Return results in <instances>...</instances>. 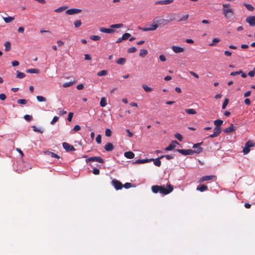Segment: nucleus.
<instances>
[{
  "mask_svg": "<svg viewBox=\"0 0 255 255\" xmlns=\"http://www.w3.org/2000/svg\"><path fill=\"white\" fill-rule=\"evenodd\" d=\"M235 130V128L233 124H231L230 126L223 130V131L227 133H231Z\"/></svg>",
  "mask_w": 255,
  "mask_h": 255,
  "instance_id": "nucleus-19",
  "label": "nucleus"
},
{
  "mask_svg": "<svg viewBox=\"0 0 255 255\" xmlns=\"http://www.w3.org/2000/svg\"><path fill=\"white\" fill-rule=\"evenodd\" d=\"M96 142H97V143L98 144H101V135L100 134H98L96 138Z\"/></svg>",
  "mask_w": 255,
  "mask_h": 255,
  "instance_id": "nucleus-56",
  "label": "nucleus"
},
{
  "mask_svg": "<svg viewBox=\"0 0 255 255\" xmlns=\"http://www.w3.org/2000/svg\"><path fill=\"white\" fill-rule=\"evenodd\" d=\"M255 143L253 141L249 140L246 144L244 148H243V152L244 154H247L250 151V148L254 146Z\"/></svg>",
  "mask_w": 255,
  "mask_h": 255,
  "instance_id": "nucleus-4",
  "label": "nucleus"
},
{
  "mask_svg": "<svg viewBox=\"0 0 255 255\" xmlns=\"http://www.w3.org/2000/svg\"><path fill=\"white\" fill-rule=\"evenodd\" d=\"M124 26V24H122V23H118V24H112L111 25V28H112V29L113 28H121V27H122Z\"/></svg>",
  "mask_w": 255,
  "mask_h": 255,
  "instance_id": "nucleus-35",
  "label": "nucleus"
},
{
  "mask_svg": "<svg viewBox=\"0 0 255 255\" xmlns=\"http://www.w3.org/2000/svg\"><path fill=\"white\" fill-rule=\"evenodd\" d=\"M228 103H229V100L228 99H226L222 105V109H225L226 108Z\"/></svg>",
  "mask_w": 255,
  "mask_h": 255,
  "instance_id": "nucleus-52",
  "label": "nucleus"
},
{
  "mask_svg": "<svg viewBox=\"0 0 255 255\" xmlns=\"http://www.w3.org/2000/svg\"><path fill=\"white\" fill-rule=\"evenodd\" d=\"M158 27V25L156 24V23H154V24H152L150 25V26L148 27H143L141 28V29L143 31H153L155 30Z\"/></svg>",
  "mask_w": 255,
  "mask_h": 255,
  "instance_id": "nucleus-10",
  "label": "nucleus"
},
{
  "mask_svg": "<svg viewBox=\"0 0 255 255\" xmlns=\"http://www.w3.org/2000/svg\"><path fill=\"white\" fill-rule=\"evenodd\" d=\"M220 41V39L217 38H215L213 39L212 42L209 44V45L211 46H214L216 43H218Z\"/></svg>",
  "mask_w": 255,
  "mask_h": 255,
  "instance_id": "nucleus-46",
  "label": "nucleus"
},
{
  "mask_svg": "<svg viewBox=\"0 0 255 255\" xmlns=\"http://www.w3.org/2000/svg\"><path fill=\"white\" fill-rule=\"evenodd\" d=\"M242 73H243L242 70H240L239 71H236V72H232L230 73V75L234 76H236L237 75L241 74Z\"/></svg>",
  "mask_w": 255,
  "mask_h": 255,
  "instance_id": "nucleus-48",
  "label": "nucleus"
},
{
  "mask_svg": "<svg viewBox=\"0 0 255 255\" xmlns=\"http://www.w3.org/2000/svg\"><path fill=\"white\" fill-rule=\"evenodd\" d=\"M107 74V71H106V70H102L97 73V75L99 76H103L106 75Z\"/></svg>",
  "mask_w": 255,
  "mask_h": 255,
  "instance_id": "nucleus-44",
  "label": "nucleus"
},
{
  "mask_svg": "<svg viewBox=\"0 0 255 255\" xmlns=\"http://www.w3.org/2000/svg\"><path fill=\"white\" fill-rule=\"evenodd\" d=\"M24 119L27 121H30L32 120V117L29 115H25L24 116Z\"/></svg>",
  "mask_w": 255,
  "mask_h": 255,
  "instance_id": "nucleus-55",
  "label": "nucleus"
},
{
  "mask_svg": "<svg viewBox=\"0 0 255 255\" xmlns=\"http://www.w3.org/2000/svg\"><path fill=\"white\" fill-rule=\"evenodd\" d=\"M174 136L180 141H181L183 139V137L182 135L179 133H176V134H175Z\"/></svg>",
  "mask_w": 255,
  "mask_h": 255,
  "instance_id": "nucleus-43",
  "label": "nucleus"
},
{
  "mask_svg": "<svg viewBox=\"0 0 255 255\" xmlns=\"http://www.w3.org/2000/svg\"><path fill=\"white\" fill-rule=\"evenodd\" d=\"M159 58L162 62H164L166 60L165 57L163 55H160L159 57Z\"/></svg>",
  "mask_w": 255,
  "mask_h": 255,
  "instance_id": "nucleus-64",
  "label": "nucleus"
},
{
  "mask_svg": "<svg viewBox=\"0 0 255 255\" xmlns=\"http://www.w3.org/2000/svg\"><path fill=\"white\" fill-rule=\"evenodd\" d=\"M3 19L5 23H9L14 19V17L8 16L6 17H3Z\"/></svg>",
  "mask_w": 255,
  "mask_h": 255,
  "instance_id": "nucleus-30",
  "label": "nucleus"
},
{
  "mask_svg": "<svg viewBox=\"0 0 255 255\" xmlns=\"http://www.w3.org/2000/svg\"><path fill=\"white\" fill-rule=\"evenodd\" d=\"M100 106L102 107H105L107 105V100L105 97H102L100 101Z\"/></svg>",
  "mask_w": 255,
  "mask_h": 255,
  "instance_id": "nucleus-26",
  "label": "nucleus"
},
{
  "mask_svg": "<svg viewBox=\"0 0 255 255\" xmlns=\"http://www.w3.org/2000/svg\"><path fill=\"white\" fill-rule=\"evenodd\" d=\"M67 8V6H61L59 8L55 9V11L57 12H61L64 10H65Z\"/></svg>",
  "mask_w": 255,
  "mask_h": 255,
  "instance_id": "nucleus-39",
  "label": "nucleus"
},
{
  "mask_svg": "<svg viewBox=\"0 0 255 255\" xmlns=\"http://www.w3.org/2000/svg\"><path fill=\"white\" fill-rule=\"evenodd\" d=\"M62 145L64 149L67 152L75 150L74 147L67 142H63Z\"/></svg>",
  "mask_w": 255,
  "mask_h": 255,
  "instance_id": "nucleus-9",
  "label": "nucleus"
},
{
  "mask_svg": "<svg viewBox=\"0 0 255 255\" xmlns=\"http://www.w3.org/2000/svg\"><path fill=\"white\" fill-rule=\"evenodd\" d=\"M74 24L76 28H78L81 25L82 22L81 20H77L74 22Z\"/></svg>",
  "mask_w": 255,
  "mask_h": 255,
  "instance_id": "nucleus-42",
  "label": "nucleus"
},
{
  "mask_svg": "<svg viewBox=\"0 0 255 255\" xmlns=\"http://www.w3.org/2000/svg\"><path fill=\"white\" fill-rule=\"evenodd\" d=\"M208 187L205 185H202L200 186H198L197 188V190L200 191V192H204L207 190Z\"/></svg>",
  "mask_w": 255,
  "mask_h": 255,
  "instance_id": "nucleus-23",
  "label": "nucleus"
},
{
  "mask_svg": "<svg viewBox=\"0 0 255 255\" xmlns=\"http://www.w3.org/2000/svg\"><path fill=\"white\" fill-rule=\"evenodd\" d=\"M16 77L19 79H22L25 77V74L24 73H22L19 71H17Z\"/></svg>",
  "mask_w": 255,
  "mask_h": 255,
  "instance_id": "nucleus-33",
  "label": "nucleus"
},
{
  "mask_svg": "<svg viewBox=\"0 0 255 255\" xmlns=\"http://www.w3.org/2000/svg\"><path fill=\"white\" fill-rule=\"evenodd\" d=\"M161 188V186L153 185L151 187L152 191L154 193H157L159 192V189Z\"/></svg>",
  "mask_w": 255,
  "mask_h": 255,
  "instance_id": "nucleus-24",
  "label": "nucleus"
},
{
  "mask_svg": "<svg viewBox=\"0 0 255 255\" xmlns=\"http://www.w3.org/2000/svg\"><path fill=\"white\" fill-rule=\"evenodd\" d=\"M203 144V142L197 143L193 145V148H195L198 147L197 150L192 149H177L176 151L179 153L184 155H192L194 153L199 154L203 151V148L200 147V145Z\"/></svg>",
  "mask_w": 255,
  "mask_h": 255,
  "instance_id": "nucleus-1",
  "label": "nucleus"
},
{
  "mask_svg": "<svg viewBox=\"0 0 255 255\" xmlns=\"http://www.w3.org/2000/svg\"><path fill=\"white\" fill-rule=\"evenodd\" d=\"M147 53L148 51L146 49H142L140 50L139 55L141 57H144Z\"/></svg>",
  "mask_w": 255,
  "mask_h": 255,
  "instance_id": "nucleus-31",
  "label": "nucleus"
},
{
  "mask_svg": "<svg viewBox=\"0 0 255 255\" xmlns=\"http://www.w3.org/2000/svg\"><path fill=\"white\" fill-rule=\"evenodd\" d=\"M173 190L172 186L170 184H168L166 188L164 186H161V188L159 189V192L163 195H167L171 192Z\"/></svg>",
  "mask_w": 255,
  "mask_h": 255,
  "instance_id": "nucleus-3",
  "label": "nucleus"
},
{
  "mask_svg": "<svg viewBox=\"0 0 255 255\" xmlns=\"http://www.w3.org/2000/svg\"><path fill=\"white\" fill-rule=\"evenodd\" d=\"M82 11L81 9H78V8H70L66 11V13L67 14L69 15H73L76 13H78Z\"/></svg>",
  "mask_w": 255,
  "mask_h": 255,
  "instance_id": "nucleus-12",
  "label": "nucleus"
},
{
  "mask_svg": "<svg viewBox=\"0 0 255 255\" xmlns=\"http://www.w3.org/2000/svg\"><path fill=\"white\" fill-rule=\"evenodd\" d=\"M223 13L226 18H229L232 17L234 15V11L232 8H223Z\"/></svg>",
  "mask_w": 255,
  "mask_h": 255,
  "instance_id": "nucleus-5",
  "label": "nucleus"
},
{
  "mask_svg": "<svg viewBox=\"0 0 255 255\" xmlns=\"http://www.w3.org/2000/svg\"><path fill=\"white\" fill-rule=\"evenodd\" d=\"M150 161H151V159H137L134 163L135 164H143V163H148Z\"/></svg>",
  "mask_w": 255,
  "mask_h": 255,
  "instance_id": "nucleus-20",
  "label": "nucleus"
},
{
  "mask_svg": "<svg viewBox=\"0 0 255 255\" xmlns=\"http://www.w3.org/2000/svg\"><path fill=\"white\" fill-rule=\"evenodd\" d=\"M136 51V48L135 47H130L128 49V52L129 53H134Z\"/></svg>",
  "mask_w": 255,
  "mask_h": 255,
  "instance_id": "nucleus-47",
  "label": "nucleus"
},
{
  "mask_svg": "<svg viewBox=\"0 0 255 255\" xmlns=\"http://www.w3.org/2000/svg\"><path fill=\"white\" fill-rule=\"evenodd\" d=\"M173 0H162L157 1L155 2V4H164L166 5L172 3Z\"/></svg>",
  "mask_w": 255,
  "mask_h": 255,
  "instance_id": "nucleus-16",
  "label": "nucleus"
},
{
  "mask_svg": "<svg viewBox=\"0 0 255 255\" xmlns=\"http://www.w3.org/2000/svg\"><path fill=\"white\" fill-rule=\"evenodd\" d=\"M27 73H35L38 74L39 73V70L37 69H29L26 71Z\"/></svg>",
  "mask_w": 255,
  "mask_h": 255,
  "instance_id": "nucleus-29",
  "label": "nucleus"
},
{
  "mask_svg": "<svg viewBox=\"0 0 255 255\" xmlns=\"http://www.w3.org/2000/svg\"><path fill=\"white\" fill-rule=\"evenodd\" d=\"M32 128H33V130L35 132H38L41 133L43 132V129L37 128L35 126H32Z\"/></svg>",
  "mask_w": 255,
  "mask_h": 255,
  "instance_id": "nucleus-40",
  "label": "nucleus"
},
{
  "mask_svg": "<svg viewBox=\"0 0 255 255\" xmlns=\"http://www.w3.org/2000/svg\"><path fill=\"white\" fill-rule=\"evenodd\" d=\"M132 186V185L130 183H126L124 185H123V187L125 188L126 189H128Z\"/></svg>",
  "mask_w": 255,
  "mask_h": 255,
  "instance_id": "nucleus-58",
  "label": "nucleus"
},
{
  "mask_svg": "<svg viewBox=\"0 0 255 255\" xmlns=\"http://www.w3.org/2000/svg\"><path fill=\"white\" fill-rule=\"evenodd\" d=\"M105 134L107 136L110 137L112 135V131L109 128H107L105 131Z\"/></svg>",
  "mask_w": 255,
  "mask_h": 255,
  "instance_id": "nucleus-49",
  "label": "nucleus"
},
{
  "mask_svg": "<svg viewBox=\"0 0 255 255\" xmlns=\"http://www.w3.org/2000/svg\"><path fill=\"white\" fill-rule=\"evenodd\" d=\"M112 184L117 190H120L123 187L122 183L116 179L113 180Z\"/></svg>",
  "mask_w": 255,
  "mask_h": 255,
  "instance_id": "nucleus-7",
  "label": "nucleus"
},
{
  "mask_svg": "<svg viewBox=\"0 0 255 255\" xmlns=\"http://www.w3.org/2000/svg\"><path fill=\"white\" fill-rule=\"evenodd\" d=\"M255 67L254 68V69L252 71H250L248 75L251 77H253L255 76Z\"/></svg>",
  "mask_w": 255,
  "mask_h": 255,
  "instance_id": "nucleus-53",
  "label": "nucleus"
},
{
  "mask_svg": "<svg viewBox=\"0 0 255 255\" xmlns=\"http://www.w3.org/2000/svg\"><path fill=\"white\" fill-rule=\"evenodd\" d=\"M174 18H171L170 19H166L164 18H161L158 17L154 18L153 20L154 23H156L159 26H164L167 24L169 22L172 21Z\"/></svg>",
  "mask_w": 255,
  "mask_h": 255,
  "instance_id": "nucleus-2",
  "label": "nucleus"
},
{
  "mask_svg": "<svg viewBox=\"0 0 255 255\" xmlns=\"http://www.w3.org/2000/svg\"><path fill=\"white\" fill-rule=\"evenodd\" d=\"M246 21L251 26H255V16H250L246 18Z\"/></svg>",
  "mask_w": 255,
  "mask_h": 255,
  "instance_id": "nucleus-11",
  "label": "nucleus"
},
{
  "mask_svg": "<svg viewBox=\"0 0 255 255\" xmlns=\"http://www.w3.org/2000/svg\"><path fill=\"white\" fill-rule=\"evenodd\" d=\"M80 129H81L80 126L78 125H77L74 127L73 129H72V131L76 132V131H79Z\"/></svg>",
  "mask_w": 255,
  "mask_h": 255,
  "instance_id": "nucleus-57",
  "label": "nucleus"
},
{
  "mask_svg": "<svg viewBox=\"0 0 255 255\" xmlns=\"http://www.w3.org/2000/svg\"><path fill=\"white\" fill-rule=\"evenodd\" d=\"M74 83H75V81H71V82H69L64 83L63 84V87H64V88L69 87H70V86H72Z\"/></svg>",
  "mask_w": 255,
  "mask_h": 255,
  "instance_id": "nucleus-34",
  "label": "nucleus"
},
{
  "mask_svg": "<svg viewBox=\"0 0 255 255\" xmlns=\"http://www.w3.org/2000/svg\"><path fill=\"white\" fill-rule=\"evenodd\" d=\"M214 125L216 127H219L223 123V121L221 120H216L214 121Z\"/></svg>",
  "mask_w": 255,
  "mask_h": 255,
  "instance_id": "nucleus-32",
  "label": "nucleus"
},
{
  "mask_svg": "<svg viewBox=\"0 0 255 255\" xmlns=\"http://www.w3.org/2000/svg\"><path fill=\"white\" fill-rule=\"evenodd\" d=\"M58 119H59L58 117H57V116L54 117V118H53L52 120L51 121V122L50 123L51 124L54 125L57 122Z\"/></svg>",
  "mask_w": 255,
  "mask_h": 255,
  "instance_id": "nucleus-54",
  "label": "nucleus"
},
{
  "mask_svg": "<svg viewBox=\"0 0 255 255\" xmlns=\"http://www.w3.org/2000/svg\"><path fill=\"white\" fill-rule=\"evenodd\" d=\"M45 153L52 158H55L57 159L60 158V156L58 155L51 151H47L45 152Z\"/></svg>",
  "mask_w": 255,
  "mask_h": 255,
  "instance_id": "nucleus-21",
  "label": "nucleus"
},
{
  "mask_svg": "<svg viewBox=\"0 0 255 255\" xmlns=\"http://www.w3.org/2000/svg\"><path fill=\"white\" fill-rule=\"evenodd\" d=\"M93 173L95 175H99L100 174V170L97 168H95L93 170Z\"/></svg>",
  "mask_w": 255,
  "mask_h": 255,
  "instance_id": "nucleus-60",
  "label": "nucleus"
},
{
  "mask_svg": "<svg viewBox=\"0 0 255 255\" xmlns=\"http://www.w3.org/2000/svg\"><path fill=\"white\" fill-rule=\"evenodd\" d=\"M125 156L128 159H132L134 156V154L131 151H127L124 153Z\"/></svg>",
  "mask_w": 255,
  "mask_h": 255,
  "instance_id": "nucleus-22",
  "label": "nucleus"
},
{
  "mask_svg": "<svg viewBox=\"0 0 255 255\" xmlns=\"http://www.w3.org/2000/svg\"><path fill=\"white\" fill-rule=\"evenodd\" d=\"M245 104L247 105H251V100L249 98H246L244 101Z\"/></svg>",
  "mask_w": 255,
  "mask_h": 255,
  "instance_id": "nucleus-62",
  "label": "nucleus"
},
{
  "mask_svg": "<svg viewBox=\"0 0 255 255\" xmlns=\"http://www.w3.org/2000/svg\"><path fill=\"white\" fill-rule=\"evenodd\" d=\"M171 49L176 53L183 52L184 51V48L177 46H172Z\"/></svg>",
  "mask_w": 255,
  "mask_h": 255,
  "instance_id": "nucleus-15",
  "label": "nucleus"
},
{
  "mask_svg": "<svg viewBox=\"0 0 255 255\" xmlns=\"http://www.w3.org/2000/svg\"><path fill=\"white\" fill-rule=\"evenodd\" d=\"M244 5L249 11H253L254 7L250 4L244 3Z\"/></svg>",
  "mask_w": 255,
  "mask_h": 255,
  "instance_id": "nucleus-38",
  "label": "nucleus"
},
{
  "mask_svg": "<svg viewBox=\"0 0 255 255\" xmlns=\"http://www.w3.org/2000/svg\"><path fill=\"white\" fill-rule=\"evenodd\" d=\"M4 47L5 49L4 50L6 51H9L11 49V44L9 41H6L4 43Z\"/></svg>",
  "mask_w": 255,
  "mask_h": 255,
  "instance_id": "nucleus-27",
  "label": "nucleus"
},
{
  "mask_svg": "<svg viewBox=\"0 0 255 255\" xmlns=\"http://www.w3.org/2000/svg\"><path fill=\"white\" fill-rule=\"evenodd\" d=\"M104 148L107 151H111L114 149V147L112 143L108 142L105 145Z\"/></svg>",
  "mask_w": 255,
  "mask_h": 255,
  "instance_id": "nucleus-18",
  "label": "nucleus"
},
{
  "mask_svg": "<svg viewBox=\"0 0 255 255\" xmlns=\"http://www.w3.org/2000/svg\"><path fill=\"white\" fill-rule=\"evenodd\" d=\"M176 144H179V143L176 140H173L165 149L167 151L172 150L175 147Z\"/></svg>",
  "mask_w": 255,
  "mask_h": 255,
  "instance_id": "nucleus-13",
  "label": "nucleus"
},
{
  "mask_svg": "<svg viewBox=\"0 0 255 255\" xmlns=\"http://www.w3.org/2000/svg\"><path fill=\"white\" fill-rule=\"evenodd\" d=\"M163 158V155H161L160 157H158L157 158H150L149 159H151V161H153V164L158 167L161 166V161L160 159Z\"/></svg>",
  "mask_w": 255,
  "mask_h": 255,
  "instance_id": "nucleus-14",
  "label": "nucleus"
},
{
  "mask_svg": "<svg viewBox=\"0 0 255 255\" xmlns=\"http://www.w3.org/2000/svg\"><path fill=\"white\" fill-rule=\"evenodd\" d=\"M11 64L14 67L17 66L19 65V62L18 61L14 60V61H12Z\"/></svg>",
  "mask_w": 255,
  "mask_h": 255,
  "instance_id": "nucleus-63",
  "label": "nucleus"
},
{
  "mask_svg": "<svg viewBox=\"0 0 255 255\" xmlns=\"http://www.w3.org/2000/svg\"><path fill=\"white\" fill-rule=\"evenodd\" d=\"M216 177L215 175H206L201 177L199 180V182L201 183L205 181L213 180L216 179Z\"/></svg>",
  "mask_w": 255,
  "mask_h": 255,
  "instance_id": "nucleus-8",
  "label": "nucleus"
},
{
  "mask_svg": "<svg viewBox=\"0 0 255 255\" xmlns=\"http://www.w3.org/2000/svg\"><path fill=\"white\" fill-rule=\"evenodd\" d=\"M36 99L37 101L40 102H46V98L42 96H37Z\"/></svg>",
  "mask_w": 255,
  "mask_h": 255,
  "instance_id": "nucleus-37",
  "label": "nucleus"
},
{
  "mask_svg": "<svg viewBox=\"0 0 255 255\" xmlns=\"http://www.w3.org/2000/svg\"><path fill=\"white\" fill-rule=\"evenodd\" d=\"M126 62V59L125 58H120L117 61L116 63L119 65H124Z\"/></svg>",
  "mask_w": 255,
  "mask_h": 255,
  "instance_id": "nucleus-25",
  "label": "nucleus"
},
{
  "mask_svg": "<svg viewBox=\"0 0 255 255\" xmlns=\"http://www.w3.org/2000/svg\"><path fill=\"white\" fill-rule=\"evenodd\" d=\"M100 31L101 32L106 33H112L115 31V30L111 28H107L105 27H101L100 28Z\"/></svg>",
  "mask_w": 255,
  "mask_h": 255,
  "instance_id": "nucleus-17",
  "label": "nucleus"
},
{
  "mask_svg": "<svg viewBox=\"0 0 255 255\" xmlns=\"http://www.w3.org/2000/svg\"><path fill=\"white\" fill-rule=\"evenodd\" d=\"M221 132L220 127H216L214 128V132L217 133L218 135Z\"/></svg>",
  "mask_w": 255,
  "mask_h": 255,
  "instance_id": "nucleus-51",
  "label": "nucleus"
},
{
  "mask_svg": "<svg viewBox=\"0 0 255 255\" xmlns=\"http://www.w3.org/2000/svg\"><path fill=\"white\" fill-rule=\"evenodd\" d=\"M27 101L25 99H19L17 101V103L19 104L25 105Z\"/></svg>",
  "mask_w": 255,
  "mask_h": 255,
  "instance_id": "nucleus-45",
  "label": "nucleus"
},
{
  "mask_svg": "<svg viewBox=\"0 0 255 255\" xmlns=\"http://www.w3.org/2000/svg\"><path fill=\"white\" fill-rule=\"evenodd\" d=\"M90 38L93 41H98L101 39V37L97 35H91L90 36Z\"/></svg>",
  "mask_w": 255,
  "mask_h": 255,
  "instance_id": "nucleus-41",
  "label": "nucleus"
},
{
  "mask_svg": "<svg viewBox=\"0 0 255 255\" xmlns=\"http://www.w3.org/2000/svg\"><path fill=\"white\" fill-rule=\"evenodd\" d=\"M130 34H129L128 33H125L122 36L123 38L124 39V40L128 39V38L130 37Z\"/></svg>",
  "mask_w": 255,
  "mask_h": 255,
  "instance_id": "nucleus-50",
  "label": "nucleus"
},
{
  "mask_svg": "<svg viewBox=\"0 0 255 255\" xmlns=\"http://www.w3.org/2000/svg\"><path fill=\"white\" fill-rule=\"evenodd\" d=\"M185 111L189 115H195L197 113L195 110L193 109H187L185 110Z\"/></svg>",
  "mask_w": 255,
  "mask_h": 255,
  "instance_id": "nucleus-28",
  "label": "nucleus"
},
{
  "mask_svg": "<svg viewBox=\"0 0 255 255\" xmlns=\"http://www.w3.org/2000/svg\"><path fill=\"white\" fill-rule=\"evenodd\" d=\"M73 115H74V114L72 112L69 113L68 118H67V120L69 122H71L72 121V118L73 117Z\"/></svg>",
  "mask_w": 255,
  "mask_h": 255,
  "instance_id": "nucleus-59",
  "label": "nucleus"
},
{
  "mask_svg": "<svg viewBox=\"0 0 255 255\" xmlns=\"http://www.w3.org/2000/svg\"><path fill=\"white\" fill-rule=\"evenodd\" d=\"M189 17L188 14H186L182 16L179 21H184L188 19Z\"/></svg>",
  "mask_w": 255,
  "mask_h": 255,
  "instance_id": "nucleus-61",
  "label": "nucleus"
},
{
  "mask_svg": "<svg viewBox=\"0 0 255 255\" xmlns=\"http://www.w3.org/2000/svg\"><path fill=\"white\" fill-rule=\"evenodd\" d=\"M86 161L87 163L90 161H96L100 163H103L104 162V160H103V159L100 156L90 157L87 158L86 160Z\"/></svg>",
  "mask_w": 255,
  "mask_h": 255,
  "instance_id": "nucleus-6",
  "label": "nucleus"
},
{
  "mask_svg": "<svg viewBox=\"0 0 255 255\" xmlns=\"http://www.w3.org/2000/svg\"><path fill=\"white\" fill-rule=\"evenodd\" d=\"M142 87L144 90L146 92H150L152 91V89L150 87H148L145 84H143Z\"/></svg>",
  "mask_w": 255,
  "mask_h": 255,
  "instance_id": "nucleus-36",
  "label": "nucleus"
}]
</instances>
